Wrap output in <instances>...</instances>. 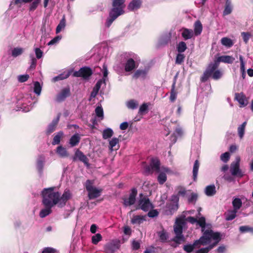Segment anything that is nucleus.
Returning a JSON list of instances; mask_svg holds the SVG:
<instances>
[{
  "mask_svg": "<svg viewBox=\"0 0 253 253\" xmlns=\"http://www.w3.org/2000/svg\"><path fill=\"white\" fill-rule=\"evenodd\" d=\"M55 187L44 188L41 193L42 204L53 207L57 205L58 207L65 206L67 202L71 198L72 195L69 190L64 191L61 196L60 193L54 191Z\"/></svg>",
  "mask_w": 253,
  "mask_h": 253,
  "instance_id": "1",
  "label": "nucleus"
},
{
  "mask_svg": "<svg viewBox=\"0 0 253 253\" xmlns=\"http://www.w3.org/2000/svg\"><path fill=\"white\" fill-rule=\"evenodd\" d=\"M235 58L230 55H222L215 59L213 62H211L208 64L206 70L200 78L201 82L205 83L211 77L215 80L219 79L222 76V72L217 69L220 62L232 64Z\"/></svg>",
  "mask_w": 253,
  "mask_h": 253,
  "instance_id": "2",
  "label": "nucleus"
},
{
  "mask_svg": "<svg viewBox=\"0 0 253 253\" xmlns=\"http://www.w3.org/2000/svg\"><path fill=\"white\" fill-rule=\"evenodd\" d=\"M125 1L126 0H113V7L111 9L109 17L105 22V26L107 27H110L114 21L125 13L124 8L125 6Z\"/></svg>",
  "mask_w": 253,
  "mask_h": 253,
  "instance_id": "3",
  "label": "nucleus"
},
{
  "mask_svg": "<svg viewBox=\"0 0 253 253\" xmlns=\"http://www.w3.org/2000/svg\"><path fill=\"white\" fill-rule=\"evenodd\" d=\"M206 234V236L208 237H207V240H205L206 243L204 245H202L203 246H205L210 244L211 240H213L214 242L213 243L210 244L208 247L201 248L198 250L196 253H208L210 250L215 247L222 239V235L220 233L218 232H216V233L213 235L209 234V232H206L204 234ZM202 236H204V235H202Z\"/></svg>",
  "mask_w": 253,
  "mask_h": 253,
  "instance_id": "4",
  "label": "nucleus"
},
{
  "mask_svg": "<svg viewBox=\"0 0 253 253\" xmlns=\"http://www.w3.org/2000/svg\"><path fill=\"white\" fill-rule=\"evenodd\" d=\"M184 224V220L181 218H178L176 219L174 225V232L176 235L173 238L172 241L177 244H180L185 241V238L182 234Z\"/></svg>",
  "mask_w": 253,
  "mask_h": 253,
  "instance_id": "5",
  "label": "nucleus"
},
{
  "mask_svg": "<svg viewBox=\"0 0 253 253\" xmlns=\"http://www.w3.org/2000/svg\"><path fill=\"white\" fill-rule=\"evenodd\" d=\"M93 182L90 180H87L85 183V188L88 192V197L89 199H94L99 197L101 195L102 190L98 189L93 187Z\"/></svg>",
  "mask_w": 253,
  "mask_h": 253,
  "instance_id": "6",
  "label": "nucleus"
},
{
  "mask_svg": "<svg viewBox=\"0 0 253 253\" xmlns=\"http://www.w3.org/2000/svg\"><path fill=\"white\" fill-rule=\"evenodd\" d=\"M140 200H139L138 205L136 207V209H141L144 211H147L150 208H153L152 204L148 198L144 196L142 194H140Z\"/></svg>",
  "mask_w": 253,
  "mask_h": 253,
  "instance_id": "7",
  "label": "nucleus"
},
{
  "mask_svg": "<svg viewBox=\"0 0 253 253\" xmlns=\"http://www.w3.org/2000/svg\"><path fill=\"white\" fill-rule=\"evenodd\" d=\"M93 72L91 69L88 67H83L81 68L78 71L73 73V76L76 77H81L84 79L87 80L92 75Z\"/></svg>",
  "mask_w": 253,
  "mask_h": 253,
  "instance_id": "8",
  "label": "nucleus"
},
{
  "mask_svg": "<svg viewBox=\"0 0 253 253\" xmlns=\"http://www.w3.org/2000/svg\"><path fill=\"white\" fill-rule=\"evenodd\" d=\"M206 234H204V236H202L199 240H195L192 245L188 244L185 245L183 246V250L188 253H190L193 251L194 248L199 245L205 244L206 241L205 240L207 239Z\"/></svg>",
  "mask_w": 253,
  "mask_h": 253,
  "instance_id": "9",
  "label": "nucleus"
},
{
  "mask_svg": "<svg viewBox=\"0 0 253 253\" xmlns=\"http://www.w3.org/2000/svg\"><path fill=\"white\" fill-rule=\"evenodd\" d=\"M240 157H236V161L233 162L231 164L230 171L232 175L242 177L244 174L240 169Z\"/></svg>",
  "mask_w": 253,
  "mask_h": 253,
  "instance_id": "10",
  "label": "nucleus"
},
{
  "mask_svg": "<svg viewBox=\"0 0 253 253\" xmlns=\"http://www.w3.org/2000/svg\"><path fill=\"white\" fill-rule=\"evenodd\" d=\"M137 195V190L136 188L131 189L128 198H123V205L125 207L130 206L134 204L136 201V197Z\"/></svg>",
  "mask_w": 253,
  "mask_h": 253,
  "instance_id": "11",
  "label": "nucleus"
},
{
  "mask_svg": "<svg viewBox=\"0 0 253 253\" xmlns=\"http://www.w3.org/2000/svg\"><path fill=\"white\" fill-rule=\"evenodd\" d=\"M77 159L84 163V164L86 167H88L89 166L88 159L82 151L79 149H77L75 152L74 156L73 158V161H76Z\"/></svg>",
  "mask_w": 253,
  "mask_h": 253,
  "instance_id": "12",
  "label": "nucleus"
},
{
  "mask_svg": "<svg viewBox=\"0 0 253 253\" xmlns=\"http://www.w3.org/2000/svg\"><path fill=\"white\" fill-rule=\"evenodd\" d=\"M120 246L119 241H112L105 246L104 250L106 253H114L119 249Z\"/></svg>",
  "mask_w": 253,
  "mask_h": 253,
  "instance_id": "13",
  "label": "nucleus"
},
{
  "mask_svg": "<svg viewBox=\"0 0 253 253\" xmlns=\"http://www.w3.org/2000/svg\"><path fill=\"white\" fill-rule=\"evenodd\" d=\"M71 92L69 86L63 88L60 92L58 93L56 97V101L60 102H62L68 96H70Z\"/></svg>",
  "mask_w": 253,
  "mask_h": 253,
  "instance_id": "14",
  "label": "nucleus"
},
{
  "mask_svg": "<svg viewBox=\"0 0 253 253\" xmlns=\"http://www.w3.org/2000/svg\"><path fill=\"white\" fill-rule=\"evenodd\" d=\"M160 162L158 158H152L150 166H147L146 169L148 172L153 170L159 171L160 170Z\"/></svg>",
  "mask_w": 253,
  "mask_h": 253,
  "instance_id": "15",
  "label": "nucleus"
},
{
  "mask_svg": "<svg viewBox=\"0 0 253 253\" xmlns=\"http://www.w3.org/2000/svg\"><path fill=\"white\" fill-rule=\"evenodd\" d=\"M197 223L201 227V231L203 235L206 232H209V234L211 235H213L216 233V232H213V231L211 229H206V218L204 217H201L199 219H197Z\"/></svg>",
  "mask_w": 253,
  "mask_h": 253,
  "instance_id": "16",
  "label": "nucleus"
},
{
  "mask_svg": "<svg viewBox=\"0 0 253 253\" xmlns=\"http://www.w3.org/2000/svg\"><path fill=\"white\" fill-rule=\"evenodd\" d=\"M235 99L239 102L240 107H245L248 104L246 97L243 92L236 93L235 94Z\"/></svg>",
  "mask_w": 253,
  "mask_h": 253,
  "instance_id": "17",
  "label": "nucleus"
},
{
  "mask_svg": "<svg viewBox=\"0 0 253 253\" xmlns=\"http://www.w3.org/2000/svg\"><path fill=\"white\" fill-rule=\"evenodd\" d=\"M141 4V0H132L128 5L127 9L130 11H133L140 8Z\"/></svg>",
  "mask_w": 253,
  "mask_h": 253,
  "instance_id": "18",
  "label": "nucleus"
},
{
  "mask_svg": "<svg viewBox=\"0 0 253 253\" xmlns=\"http://www.w3.org/2000/svg\"><path fill=\"white\" fill-rule=\"evenodd\" d=\"M136 63L132 58H129L126 60L125 65V70L126 72H131L136 68Z\"/></svg>",
  "mask_w": 253,
  "mask_h": 253,
  "instance_id": "19",
  "label": "nucleus"
},
{
  "mask_svg": "<svg viewBox=\"0 0 253 253\" xmlns=\"http://www.w3.org/2000/svg\"><path fill=\"white\" fill-rule=\"evenodd\" d=\"M59 118L60 116L58 115L57 118L53 119L52 122L48 125L46 132L47 135H49L55 130L59 121Z\"/></svg>",
  "mask_w": 253,
  "mask_h": 253,
  "instance_id": "20",
  "label": "nucleus"
},
{
  "mask_svg": "<svg viewBox=\"0 0 253 253\" xmlns=\"http://www.w3.org/2000/svg\"><path fill=\"white\" fill-rule=\"evenodd\" d=\"M194 34L193 30L187 28H183L181 36L185 40H187L193 37Z\"/></svg>",
  "mask_w": 253,
  "mask_h": 253,
  "instance_id": "21",
  "label": "nucleus"
},
{
  "mask_svg": "<svg viewBox=\"0 0 253 253\" xmlns=\"http://www.w3.org/2000/svg\"><path fill=\"white\" fill-rule=\"evenodd\" d=\"M146 216L136 215H133L131 219V223L132 224L140 225L146 220Z\"/></svg>",
  "mask_w": 253,
  "mask_h": 253,
  "instance_id": "22",
  "label": "nucleus"
},
{
  "mask_svg": "<svg viewBox=\"0 0 253 253\" xmlns=\"http://www.w3.org/2000/svg\"><path fill=\"white\" fill-rule=\"evenodd\" d=\"M45 208L42 209L39 213V215L41 218H44L46 216L48 215L52 212V207L50 206H47L45 205H43Z\"/></svg>",
  "mask_w": 253,
  "mask_h": 253,
  "instance_id": "23",
  "label": "nucleus"
},
{
  "mask_svg": "<svg viewBox=\"0 0 253 253\" xmlns=\"http://www.w3.org/2000/svg\"><path fill=\"white\" fill-rule=\"evenodd\" d=\"M81 137L79 133H76L70 138L69 144L71 147L77 146L80 142Z\"/></svg>",
  "mask_w": 253,
  "mask_h": 253,
  "instance_id": "24",
  "label": "nucleus"
},
{
  "mask_svg": "<svg viewBox=\"0 0 253 253\" xmlns=\"http://www.w3.org/2000/svg\"><path fill=\"white\" fill-rule=\"evenodd\" d=\"M202 30H203V26H202L201 22L199 20L196 21L195 22L194 25L193 32H194L195 36H197L200 35L202 32Z\"/></svg>",
  "mask_w": 253,
  "mask_h": 253,
  "instance_id": "25",
  "label": "nucleus"
},
{
  "mask_svg": "<svg viewBox=\"0 0 253 253\" xmlns=\"http://www.w3.org/2000/svg\"><path fill=\"white\" fill-rule=\"evenodd\" d=\"M119 139L118 138L114 137L109 142V149L111 151L114 150H118L119 148Z\"/></svg>",
  "mask_w": 253,
  "mask_h": 253,
  "instance_id": "26",
  "label": "nucleus"
},
{
  "mask_svg": "<svg viewBox=\"0 0 253 253\" xmlns=\"http://www.w3.org/2000/svg\"><path fill=\"white\" fill-rule=\"evenodd\" d=\"M44 160V157L43 156L41 155L39 157L37 162V168L38 171L41 173L42 172Z\"/></svg>",
  "mask_w": 253,
  "mask_h": 253,
  "instance_id": "27",
  "label": "nucleus"
},
{
  "mask_svg": "<svg viewBox=\"0 0 253 253\" xmlns=\"http://www.w3.org/2000/svg\"><path fill=\"white\" fill-rule=\"evenodd\" d=\"M205 194L208 196H212L216 194L215 186L214 184L207 186L205 188Z\"/></svg>",
  "mask_w": 253,
  "mask_h": 253,
  "instance_id": "28",
  "label": "nucleus"
},
{
  "mask_svg": "<svg viewBox=\"0 0 253 253\" xmlns=\"http://www.w3.org/2000/svg\"><path fill=\"white\" fill-rule=\"evenodd\" d=\"M200 167V163L198 160H196L194 164L193 168V179L194 181H196L197 179V175L199 168Z\"/></svg>",
  "mask_w": 253,
  "mask_h": 253,
  "instance_id": "29",
  "label": "nucleus"
},
{
  "mask_svg": "<svg viewBox=\"0 0 253 253\" xmlns=\"http://www.w3.org/2000/svg\"><path fill=\"white\" fill-rule=\"evenodd\" d=\"M56 153L60 157L62 158L67 157L69 156L66 149L62 146H59L57 147Z\"/></svg>",
  "mask_w": 253,
  "mask_h": 253,
  "instance_id": "30",
  "label": "nucleus"
},
{
  "mask_svg": "<svg viewBox=\"0 0 253 253\" xmlns=\"http://www.w3.org/2000/svg\"><path fill=\"white\" fill-rule=\"evenodd\" d=\"M64 133L63 131H60L57 132V133L54 136L52 144L53 145L59 144L61 141V138L63 137Z\"/></svg>",
  "mask_w": 253,
  "mask_h": 253,
  "instance_id": "31",
  "label": "nucleus"
},
{
  "mask_svg": "<svg viewBox=\"0 0 253 253\" xmlns=\"http://www.w3.org/2000/svg\"><path fill=\"white\" fill-rule=\"evenodd\" d=\"M66 26V19L65 16H63L62 18L60 21L59 23L56 28V33H59L62 30L64 29Z\"/></svg>",
  "mask_w": 253,
  "mask_h": 253,
  "instance_id": "32",
  "label": "nucleus"
},
{
  "mask_svg": "<svg viewBox=\"0 0 253 253\" xmlns=\"http://www.w3.org/2000/svg\"><path fill=\"white\" fill-rule=\"evenodd\" d=\"M221 43L223 45L227 47H231L234 44L232 40L227 37L222 38L221 39Z\"/></svg>",
  "mask_w": 253,
  "mask_h": 253,
  "instance_id": "33",
  "label": "nucleus"
},
{
  "mask_svg": "<svg viewBox=\"0 0 253 253\" xmlns=\"http://www.w3.org/2000/svg\"><path fill=\"white\" fill-rule=\"evenodd\" d=\"M114 134L113 130L110 128H107L104 129L102 133V137L104 139H107L111 138Z\"/></svg>",
  "mask_w": 253,
  "mask_h": 253,
  "instance_id": "34",
  "label": "nucleus"
},
{
  "mask_svg": "<svg viewBox=\"0 0 253 253\" xmlns=\"http://www.w3.org/2000/svg\"><path fill=\"white\" fill-rule=\"evenodd\" d=\"M232 205L234 208L233 210L237 211L242 207V202L240 199L238 198H235L232 201Z\"/></svg>",
  "mask_w": 253,
  "mask_h": 253,
  "instance_id": "35",
  "label": "nucleus"
},
{
  "mask_svg": "<svg viewBox=\"0 0 253 253\" xmlns=\"http://www.w3.org/2000/svg\"><path fill=\"white\" fill-rule=\"evenodd\" d=\"M175 82H173L170 90V94L169 99L171 102H174L177 96V92L175 90Z\"/></svg>",
  "mask_w": 253,
  "mask_h": 253,
  "instance_id": "36",
  "label": "nucleus"
},
{
  "mask_svg": "<svg viewBox=\"0 0 253 253\" xmlns=\"http://www.w3.org/2000/svg\"><path fill=\"white\" fill-rule=\"evenodd\" d=\"M146 72L143 70H136L133 75V78L137 79L138 78L142 77L145 78L146 75Z\"/></svg>",
  "mask_w": 253,
  "mask_h": 253,
  "instance_id": "37",
  "label": "nucleus"
},
{
  "mask_svg": "<svg viewBox=\"0 0 253 253\" xmlns=\"http://www.w3.org/2000/svg\"><path fill=\"white\" fill-rule=\"evenodd\" d=\"M186 44L184 42H180L177 45L176 50L178 53H183L187 49Z\"/></svg>",
  "mask_w": 253,
  "mask_h": 253,
  "instance_id": "38",
  "label": "nucleus"
},
{
  "mask_svg": "<svg viewBox=\"0 0 253 253\" xmlns=\"http://www.w3.org/2000/svg\"><path fill=\"white\" fill-rule=\"evenodd\" d=\"M239 60L240 61V69L241 71L242 72V76L243 79H244L246 77V73H245V62L244 61V58L243 56L240 55L239 56Z\"/></svg>",
  "mask_w": 253,
  "mask_h": 253,
  "instance_id": "39",
  "label": "nucleus"
},
{
  "mask_svg": "<svg viewBox=\"0 0 253 253\" xmlns=\"http://www.w3.org/2000/svg\"><path fill=\"white\" fill-rule=\"evenodd\" d=\"M246 125L247 122H244L240 126L238 127V135L241 139H242L244 136Z\"/></svg>",
  "mask_w": 253,
  "mask_h": 253,
  "instance_id": "40",
  "label": "nucleus"
},
{
  "mask_svg": "<svg viewBox=\"0 0 253 253\" xmlns=\"http://www.w3.org/2000/svg\"><path fill=\"white\" fill-rule=\"evenodd\" d=\"M95 112L96 116L100 118L101 120L104 119L103 110L101 106H97L95 108Z\"/></svg>",
  "mask_w": 253,
  "mask_h": 253,
  "instance_id": "41",
  "label": "nucleus"
},
{
  "mask_svg": "<svg viewBox=\"0 0 253 253\" xmlns=\"http://www.w3.org/2000/svg\"><path fill=\"white\" fill-rule=\"evenodd\" d=\"M41 0H34L30 5L29 10L30 11H35L41 3Z\"/></svg>",
  "mask_w": 253,
  "mask_h": 253,
  "instance_id": "42",
  "label": "nucleus"
},
{
  "mask_svg": "<svg viewBox=\"0 0 253 253\" xmlns=\"http://www.w3.org/2000/svg\"><path fill=\"white\" fill-rule=\"evenodd\" d=\"M237 211L233 210V211H230L227 214H225V219L227 221L232 220L234 219L236 216V212Z\"/></svg>",
  "mask_w": 253,
  "mask_h": 253,
  "instance_id": "43",
  "label": "nucleus"
},
{
  "mask_svg": "<svg viewBox=\"0 0 253 253\" xmlns=\"http://www.w3.org/2000/svg\"><path fill=\"white\" fill-rule=\"evenodd\" d=\"M185 55L182 53H178L176 57L175 64L178 65H181L184 60Z\"/></svg>",
  "mask_w": 253,
  "mask_h": 253,
  "instance_id": "44",
  "label": "nucleus"
},
{
  "mask_svg": "<svg viewBox=\"0 0 253 253\" xmlns=\"http://www.w3.org/2000/svg\"><path fill=\"white\" fill-rule=\"evenodd\" d=\"M138 103L134 100H130L127 102L126 106L128 108L131 109H135L138 106Z\"/></svg>",
  "mask_w": 253,
  "mask_h": 253,
  "instance_id": "45",
  "label": "nucleus"
},
{
  "mask_svg": "<svg viewBox=\"0 0 253 253\" xmlns=\"http://www.w3.org/2000/svg\"><path fill=\"white\" fill-rule=\"evenodd\" d=\"M232 12L231 2H226L225 6L223 11V15H227Z\"/></svg>",
  "mask_w": 253,
  "mask_h": 253,
  "instance_id": "46",
  "label": "nucleus"
},
{
  "mask_svg": "<svg viewBox=\"0 0 253 253\" xmlns=\"http://www.w3.org/2000/svg\"><path fill=\"white\" fill-rule=\"evenodd\" d=\"M148 110V106L147 103H143L139 108L138 113L141 115H143L147 113Z\"/></svg>",
  "mask_w": 253,
  "mask_h": 253,
  "instance_id": "47",
  "label": "nucleus"
},
{
  "mask_svg": "<svg viewBox=\"0 0 253 253\" xmlns=\"http://www.w3.org/2000/svg\"><path fill=\"white\" fill-rule=\"evenodd\" d=\"M102 238L101 235L99 233H97L92 237V243L94 245H97L98 243L102 240Z\"/></svg>",
  "mask_w": 253,
  "mask_h": 253,
  "instance_id": "48",
  "label": "nucleus"
},
{
  "mask_svg": "<svg viewBox=\"0 0 253 253\" xmlns=\"http://www.w3.org/2000/svg\"><path fill=\"white\" fill-rule=\"evenodd\" d=\"M167 180V175L164 172H161L158 176V181L161 184H164Z\"/></svg>",
  "mask_w": 253,
  "mask_h": 253,
  "instance_id": "49",
  "label": "nucleus"
},
{
  "mask_svg": "<svg viewBox=\"0 0 253 253\" xmlns=\"http://www.w3.org/2000/svg\"><path fill=\"white\" fill-rule=\"evenodd\" d=\"M158 235L159 236L160 240L163 242H166L168 239V234L164 230H163L162 231L159 232L158 233Z\"/></svg>",
  "mask_w": 253,
  "mask_h": 253,
  "instance_id": "50",
  "label": "nucleus"
},
{
  "mask_svg": "<svg viewBox=\"0 0 253 253\" xmlns=\"http://www.w3.org/2000/svg\"><path fill=\"white\" fill-rule=\"evenodd\" d=\"M41 90H42V87L40 85V83L39 82H36L34 83V92L38 95H40L41 92Z\"/></svg>",
  "mask_w": 253,
  "mask_h": 253,
  "instance_id": "51",
  "label": "nucleus"
},
{
  "mask_svg": "<svg viewBox=\"0 0 253 253\" xmlns=\"http://www.w3.org/2000/svg\"><path fill=\"white\" fill-rule=\"evenodd\" d=\"M23 52V49L22 48H14L12 51V55L13 57H17L21 55Z\"/></svg>",
  "mask_w": 253,
  "mask_h": 253,
  "instance_id": "52",
  "label": "nucleus"
},
{
  "mask_svg": "<svg viewBox=\"0 0 253 253\" xmlns=\"http://www.w3.org/2000/svg\"><path fill=\"white\" fill-rule=\"evenodd\" d=\"M241 35L243 38L244 42L247 43L249 42L250 38L251 37V34L249 32H242Z\"/></svg>",
  "mask_w": 253,
  "mask_h": 253,
  "instance_id": "53",
  "label": "nucleus"
},
{
  "mask_svg": "<svg viewBox=\"0 0 253 253\" xmlns=\"http://www.w3.org/2000/svg\"><path fill=\"white\" fill-rule=\"evenodd\" d=\"M239 230L241 233L253 232V228L248 226H242L240 227Z\"/></svg>",
  "mask_w": 253,
  "mask_h": 253,
  "instance_id": "54",
  "label": "nucleus"
},
{
  "mask_svg": "<svg viewBox=\"0 0 253 253\" xmlns=\"http://www.w3.org/2000/svg\"><path fill=\"white\" fill-rule=\"evenodd\" d=\"M230 159V154L229 152H225L220 156V159L224 163H227Z\"/></svg>",
  "mask_w": 253,
  "mask_h": 253,
  "instance_id": "55",
  "label": "nucleus"
},
{
  "mask_svg": "<svg viewBox=\"0 0 253 253\" xmlns=\"http://www.w3.org/2000/svg\"><path fill=\"white\" fill-rule=\"evenodd\" d=\"M69 74L68 73L64 75V74H60L53 78L54 81H58L60 80H62L65 79H67L69 76Z\"/></svg>",
  "mask_w": 253,
  "mask_h": 253,
  "instance_id": "56",
  "label": "nucleus"
},
{
  "mask_svg": "<svg viewBox=\"0 0 253 253\" xmlns=\"http://www.w3.org/2000/svg\"><path fill=\"white\" fill-rule=\"evenodd\" d=\"M29 78V75L26 74L19 76L18 77V80L20 83H24L27 81Z\"/></svg>",
  "mask_w": 253,
  "mask_h": 253,
  "instance_id": "57",
  "label": "nucleus"
},
{
  "mask_svg": "<svg viewBox=\"0 0 253 253\" xmlns=\"http://www.w3.org/2000/svg\"><path fill=\"white\" fill-rule=\"evenodd\" d=\"M158 214H159V212L156 210H151L148 212V214H147L148 216L149 217H152V218L157 216L158 215Z\"/></svg>",
  "mask_w": 253,
  "mask_h": 253,
  "instance_id": "58",
  "label": "nucleus"
},
{
  "mask_svg": "<svg viewBox=\"0 0 253 253\" xmlns=\"http://www.w3.org/2000/svg\"><path fill=\"white\" fill-rule=\"evenodd\" d=\"M168 208L171 213L173 212L178 209V204H170Z\"/></svg>",
  "mask_w": 253,
  "mask_h": 253,
  "instance_id": "59",
  "label": "nucleus"
},
{
  "mask_svg": "<svg viewBox=\"0 0 253 253\" xmlns=\"http://www.w3.org/2000/svg\"><path fill=\"white\" fill-rule=\"evenodd\" d=\"M198 198V195L196 193H192L190 197L188 198V202L189 203L196 202Z\"/></svg>",
  "mask_w": 253,
  "mask_h": 253,
  "instance_id": "60",
  "label": "nucleus"
},
{
  "mask_svg": "<svg viewBox=\"0 0 253 253\" xmlns=\"http://www.w3.org/2000/svg\"><path fill=\"white\" fill-rule=\"evenodd\" d=\"M61 39V37L58 36L54 38L53 39H52L48 43V45H53L56 43H57L60 39Z\"/></svg>",
  "mask_w": 253,
  "mask_h": 253,
  "instance_id": "61",
  "label": "nucleus"
},
{
  "mask_svg": "<svg viewBox=\"0 0 253 253\" xmlns=\"http://www.w3.org/2000/svg\"><path fill=\"white\" fill-rule=\"evenodd\" d=\"M35 53L38 59H40L42 56L43 52L39 48L35 49Z\"/></svg>",
  "mask_w": 253,
  "mask_h": 253,
  "instance_id": "62",
  "label": "nucleus"
},
{
  "mask_svg": "<svg viewBox=\"0 0 253 253\" xmlns=\"http://www.w3.org/2000/svg\"><path fill=\"white\" fill-rule=\"evenodd\" d=\"M55 250L53 248L47 247L43 250L42 253H55Z\"/></svg>",
  "mask_w": 253,
  "mask_h": 253,
  "instance_id": "63",
  "label": "nucleus"
},
{
  "mask_svg": "<svg viewBox=\"0 0 253 253\" xmlns=\"http://www.w3.org/2000/svg\"><path fill=\"white\" fill-rule=\"evenodd\" d=\"M37 65V59L33 57L31 59V62L30 68L31 69H35Z\"/></svg>",
  "mask_w": 253,
  "mask_h": 253,
  "instance_id": "64",
  "label": "nucleus"
}]
</instances>
